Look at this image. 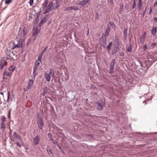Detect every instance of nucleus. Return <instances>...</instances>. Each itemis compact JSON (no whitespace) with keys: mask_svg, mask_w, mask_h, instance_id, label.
Returning a JSON list of instances; mask_svg holds the SVG:
<instances>
[{"mask_svg":"<svg viewBox=\"0 0 157 157\" xmlns=\"http://www.w3.org/2000/svg\"><path fill=\"white\" fill-rule=\"evenodd\" d=\"M33 83L34 81L33 80L30 79L29 80L28 84L27 87L28 90H30L31 89L33 85Z\"/></svg>","mask_w":157,"mask_h":157,"instance_id":"obj_8","label":"nucleus"},{"mask_svg":"<svg viewBox=\"0 0 157 157\" xmlns=\"http://www.w3.org/2000/svg\"><path fill=\"white\" fill-rule=\"evenodd\" d=\"M1 120L2 122V123H4V122L6 121V118L5 117H2L1 119Z\"/></svg>","mask_w":157,"mask_h":157,"instance_id":"obj_50","label":"nucleus"},{"mask_svg":"<svg viewBox=\"0 0 157 157\" xmlns=\"http://www.w3.org/2000/svg\"><path fill=\"white\" fill-rule=\"evenodd\" d=\"M13 138L14 140H22L20 136L17 134L16 132H14L13 134Z\"/></svg>","mask_w":157,"mask_h":157,"instance_id":"obj_5","label":"nucleus"},{"mask_svg":"<svg viewBox=\"0 0 157 157\" xmlns=\"http://www.w3.org/2000/svg\"><path fill=\"white\" fill-rule=\"evenodd\" d=\"M120 6V9H119V12L120 14L122 13V11L123 9V3H121L119 5Z\"/></svg>","mask_w":157,"mask_h":157,"instance_id":"obj_26","label":"nucleus"},{"mask_svg":"<svg viewBox=\"0 0 157 157\" xmlns=\"http://www.w3.org/2000/svg\"><path fill=\"white\" fill-rule=\"evenodd\" d=\"M29 4L31 6H32L33 5V0H30V1L29 2Z\"/></svg>","mask_w":157,"mask_h":157,"instance_id":"obj_47","label":"nucleus"},{"mask_svg":"<svg viewBox=\"0 0 157 157\" xmlns=\"http://www.w3.org/2000/svg\"><path fill=\"white\" fill-rule=\"evenodd\" d=\"M47 87H46L45 88L42 94L43 96H44V95H45L47 91Z\"/></svg>","mask_w":157,"mask_h":157,"instance_id":"obj_38","label":"nucleus"},{"mask_svg":"<svg viewBox=\"0 0 157 157\" xmlns=\"http://www.w3.org/2000/svg\"><path fill=\"white\" fill-rule=\"evenodd\" d=\"M124 56V52H121L120 54V56Z\"/></svg>","mask_w":157,"mask_h":157,"instance_id":"obj_59","label":"nucleus"},{"mask_svg":"<svg viewBox=\"0 0 157 157\" xmlns=\"http://www.w3.org/2000/svg\"><path fill=\"white\" fill-rule=\"evenodd\" d=\"M62 130H59V134H62Z\"/></svg>","mask_w":157,"mask_h":157,"instance_id":"obj_61","label":"nucleus"},{"mask_svg":"<svg viewBox=\"0 0 157 157\" xmlns=\"http://www.w3.org/2000/svg\"><path fill=\"white\" fill-rule=\"evenodd\" d=\"M112 44V42H110L109 43V44L107 46V49L108 51L110 50V49L111 47V46Z\"/></svg>","mask_w":157,"mask_h":157,"instance_id":"obj_33","label":"nucleus"},{"mask_svg":"<svg viewBox=\"0 0 157 157\" xmlns=\"http://www.w3.org/2000/svg\"><path fill=\"white\" fill-rule=\"evenodd\" d=\"M119 46L115 45L112 51V54L113 55L116 54L119 50Z\"/></svg>","mask_w":157,"mask_h":157,"instance_id":"obj_10","label":"nucleus"},{"mask_svg":"<svg viewBox=\"0 0 157 157\" xmlns=\"http://www.w3.org/2000/svg\"><path fill=\"white\" fill-rule=\"evenodd\" d=\"M46 21V18L45 17L43 18L40 22L39 24V27H41L42 25Z\"/></svg>","mask_w":157,"mask_h":157,"instance_id":"obj_20","label":"nucleus"},{"mask_svg":"<svg viewBox=\"0 0 157 157\" xmlns=\"http://www.w3.org/2000/svg\"><path fill=\"white\" fill-rule=\"evenodd\" d=\"M95 18L99 19V14L98 12L96 13L95 14Z\"/></svg>","mask_w":157,"mask_h":157,"instance_id":"obj_51","label":"nucleus"},{"mask_svg":"<svg viewBox=\"0 0 157 157\" xmlns=\"http://www.w3.org/2000/svg\"><path fill=\"white\" fill-rule=\"evenodd\" d=\"M106 36H102L99 40V42L101 44H107L106 39Z\"/></svg>","mask_w":157,"mask_h":157,"instance_id":"obj_6","label":"nucleus"},{"mask_svg":"<svg viewBox=\"0 0 157 157\" xmlns=\"http://www.w3.org/2000/svg\"><path fill=\"white\" fill-rule=\"evenodd\" d=\"M16 55L13 51H11V53L10 54V58L8 57H6V59H13L14 57L16 56Z\"/></svg>","mask_w":157,"mask_h":157,"instance_id":"obj_15","label":"nucleus"},{"mask_svg":"<svg viewBox=\"0 0 157 157\" xmlns=\"http://www.w3.org/2000/svg\"><path fill=\"white\" fill-rule=\"evenodd\" d=\"M44 76L47 81L48 82H49L50 80V75L49 74L46 73L44 75Z\"/></svg>","mask_w":157,"mask_h":157,"instance_id":"obj_23","label":"nucleus"},{"mask_svg":"<svg viewBox=\"0 0 157 157\" xmlns=\"http://www.w3.org/2000/svg\"><path fill=\"white\" fill-rule=\"evenodd\" d=\"M152 7H150V10L148 13V15H150L151 14L152 12Z\"/></svg>","mask_w":157,"mask_h":157,"instance_id":"obj_49","label":"nucleus"},{"mask_svg":"<svg viewBox=\"0 0 157 157\" xmlns=\"http://www.w3.org/2000/svg\"><path fill=\"white\" fill-rule=\"evenodd\" d=\"M14 49L17 48H22L23 46L21 43L17 42L16 43L15 42H14Z\"/></svg>","mask_w":157,"mask_h":157,"instance_id":"obj_13","label":"nucleus"},{"mask_svg":"<svg viewBox=\"0 0 157 157\" xmlns=\"http://www.w3.org/2000/svg\"><path fill=\"white\" fill-rule=\"evenodd\" d=\"M53 3L52 2H51L49 3V4L48 5L46 9L44 11V14H46L50 12L51 10H53L56 9V8H55V6L53 5Z\"/></svg>","mask_w":157,"mask_h":157,"instance_id":"obj_1","label":"nucleus"},{"mask_svg":"<svg viewBox=\"0 0 157 157\" xmlns=\"http://www.w3.org/2000/svg\"><path fill=\"white\" fill-rule=\"evenodd\" d=\"M11 112V110H9V113H8V118L9 119L11 118V117H10Z\"/></svg>","mask_w":157,"mask_h":157,"instance_id":"obj_52","label":"nucleus"},{"mask_svg":"<svg viewBox=\"0 0 157 157\" xmlns=\"http://www.w3.org/2000/svg\"><path fill=\"white\" fill-rule=\"evenodd\" d=\"M114 41L116 43V45L119 46V37L117 36H116L115 37Z\"/></svg>","mask_w":157,"mask_h":157,"instance_id":"obj_19","label":"nucleus"},{"mask_svg":"<svg viewBox=\"0 0 157 157\" xmlns=\"http://www.w3.org/2000/svg\"><path fill=\"white\" fill-rule=\"evenodd\" d=\"M52 142L54 144H57L58 143L57 142L56 140H53L52 141Z\"/></svg>","mask_w":157,"mask_h":157,"instance_id":"obj_57","label":"nucleus"},{"mask_svg":"<svg viewBox=\"0 0 157 157\" xmlns=\"http://www.w3.org/2000/svg\"><path fill=\"white\" fill-rule=\"evenodd\" d=\"M115 59H113L110 63V68L111 70L114 69V65L115 64Z\"/></svg>","mask_w":157,"mask_h":157,"instance_id":"obj_14","label":"nucleus"},{"mask_svg":"<svg viewBox=\"0 0 157 157\" xmlns=\"http://www.w3.org/2000/svg\"><path fill=\"white\" fill-rule=\"evenodd\" d=\"M132 46L131 45H130L129 46H128L127 48L126 49V51L127 52H132Z\"/></svg>","mask_w":157,"mask_h":157,"instance_id":"obj_30","label":"nucleus"},{"mask_svg":"<svg viewBox=\"0 0 157 157\" xmlns=\"http://www.w3.org/2000/svg\"><path fill=\"white\" fill-rule=\"evenodd\" d=\"M48 48V47H47L46 48H45L44 50H43V51L41 52L40 54H42V55H43V53H44V52H45V51Z\"/></svg>","mask_w":157,"mask_h":157,"instance_id":"obj_54","label":"nucleus"},{"mask_svg":"<svg viewBox=\"0 0 157 157\" xmlns=\"http://www.w3.org/2000/svg\"><path fill=\"white\" fill-rule=\"evenodd\" d=\"M38 32L37 30H35L33 33L32 35L33 36H35L37 34Z\"/></svg>","mask_w":157,"mask_h":157,"instance_id":"obj_45","label":"nucleus"},{"mask_svg":"<svg viewBox=\"0 0 157 157\" xmlns=\"http://www.w3.org/2000/svg\"><path fill=\"white\" fill-rule=\"evenodd\" d=\"M40 140V138L38 136H36L34 137L33 139V143L34 145H37L39 143Z\"/></svg>","mask_w":157,"mask_h":157,"instance_id":"obj_9","label":"nucleus"},{"mask_svg":"<svg viewBox=\"0 0 157 157\" xmlns=\"http://www.w3.org/2000/svg\"><path fill=\"white\" fill-rule=\"evenodd\" d=\"M48 0H45V2L44 4V7H43V9L44 10L48 4Z\"/></svg>","mask_w":157,"mask_h":157,"instance_id":"obj_32","label":"nucleus"},{"mask_svg":"<svg viewBox=\"0 0 157 157\" xmlns=\"http://www.w3.org/2000/svg\"><path fill=\"white\" fill-rule=\"evenodd\" d=\"M143 49L144 51H145L147 48V46L146 44H145L143 48Z\"/></svg>","mask_w":157,"mask_h":157,"instance_id":"obj_53","label":"nucleus"},{"mask_svg":"<svg viewBox=\"0 0 157 157\" xmlns=\"http://www.w3.org/2000/svg\"><path fill=\"white\" fill-rule=\"evenodd\" d=\"M49 74L50 75H51L52 76L54 75V71L52 69H50Z\"/></svg>","mask_w":157,"mask_h":157,"instance_id":"obj_35","label":"nucleus"},{"mask_svg":"<svg viewBox=\"0 0 157 157\" xmlns=\"http://www.w3.org/2000/svg\"><path fill=\"white\" fill-rule=\"evenodd\" d=\"M7 64V61L5 57H2L0 60V70H2L6 66Z\"/></svg>","mask_w":157,"mask_h":157,"instance_id":"obj_2","label":"nucleus"},{"mask_svg":"<svg viewBox=\"0 0 157 157\" xmlns=\"http://www.w3.org/2000/svg\"><path fill=\"white\" fill-rule=\"evenodd\" d=\"M114 69L111 70V68H110V71H109V73L112 74L114 73V71H113V70Z\"/></svg>","mask_w":157,"mask_h":157,"instance_id":"obj_56","label":"nucleus"},{"mask_svg":"<svg viewBox=\"0 0 157 157\" xmlns=\"http://www.w3.org/2000/svg\"><path fill=\"white\" fill-rule=\"evenodd\" d=\"M124 40H127V29H124Z\"/></svg>","mask_w":157,"mask_h":157,"instance_id":"obj_22","label":"nucleus"},{"mask_svg":"<svg viewBox=\"0 0 157 157\" xmlns=\"http://www.w3.org/2000/svg\"><path fill=\"white\" fill-rule=\"evenodd\" d=\"M142 4V3L141 2H139V3L138 5V7L139 9V10H141V6Z\"/></svg>","mask_w":157,"mask_h":157,"instance_id":"obj_40","label":"nucleus"},{"mask_svg":"<svg viewBox=\"0 0 157 157\" xmlns=\"http://www.w3.org/2000/svg\"><path fill=\"white\" fill-rule=\"evenodd\" d=\"M37 70V68H36V67H34L33 71V77L34 78H35V76L37 75V74L36 73Z\"/></svg>","mask_w":157,"mask_h":157,"instance_id":"obj_28","label":"nucleus"},{"mask_svg":"<svg viewBox=\"0 0 157 157\" xmlns=\"http://www.w3.org/2000/svg\"><path fill=\"white\" fill-rule=\"evenodd\" d=\"M145 32L144 33V34H143L142 36V37L141 38V40H142L143 41H144V39L145 37Z\"/></svg>","mask_w":157,"mask_h":157,"instance_id":"obj_44","label":"nucleus"},{"mask_svg":"<svg viewBox=\"0 0 157 157\" xmlns=\"http://www.w3.org/2000/svg\"><path fill=\"white\" fill-rule=\"evenodd\" d=\"M47 151L49 155L52 154L53 155L52 150L49 147V146H47Z\"/></svg>","mask_w":157,"mask_h":157,"instance_id":"obj_27","label":"nucleus"},{"mask_svg":"<svg viewBox=\"0 0 157 157\" xmlns=\"http://www.w3.org/2000/svg\"><path fill=\"white\" fill-rule=\"evenodd\" d=\"M156 28L153 27H152L151 31V33L154 36L155 35L156 33Z\"/></svg>","mask_w":157,"mask_h":157,"instance_id":"obj_24","label":"nucleus"},{"mask_svg":"<svg viewBox=\"0 0 157 157\" xmlns=\"http://www.w3.org/2000/svg\"><path fill=\"white\" fill-rule=\"evenodd\" d=\"M3 75L5 76H9L10 75V73L7 71H4L3 72Z\"/></svg>","mask_w":157,"mask_h":157,"instance_id":"obj_31","label":"nucleus"},{"mask_svg":"<svg viewBox=\"0 0 157 157\" xmlns=\"http://www.w3.org/2000/svg\"><path fill=\"white\" fill-rule=\"evenodd\" d=\"M14 42H10L9 44V47L11 49L14 50Z\"/></svg>","mask_w":157,"mask_h":157,"instance_id":"obj_25","label":"nucleus"},{"mask_svg":"<svg viewBox=\"0 0 157 157\" xmlns=\"http://www.w3.org/2000/svg\"><path fill=\"white\" fill-rule=\"evenodd\" d=\"M101 44L102 45L103 47L104 48H105V46H106V44H105V45L104 44Z\"/></svg>","mask_w":157,"mask_h":157,"instance_id":"obj_64","label":"nucleus"},{"mask_svg":"<svg viewBox=\"0 0 157 157\" xmlns=\"http://www.w3.org/2000/svg\"><path fill=\"white\" fill-rule=\"evenodd\" d=\"M15 68V67L13 65H11L9 68V70L12 71H14Z\"/></svg>","mask_w":157,"mask_h":157,"instance_id":"obj_34","label":"nucleus"},{"mask_svg":"<svg viewBox=\"0 0 157 157\" xmlns=\"http://www.w3.org/2000/svg\"><path fill=\"white\" fill-rule=\"evenodd\" d=\"M79 8L77 6H71L67 8L64 10L66 12H70L72 10L76 11L79 10Z\"/></svg>","mask_w":157,"mask_h":157,"instance_id":"obj_4","label":"nucleus"},{"mask_svg":"<svg viewBox=\"0 0 157 157\" xmlns=\"http://www.w3.org/2000/svg\"><path fill=\"white\" fill-rule=\"evenodd\" d=\"M91 0H83L82 1H80L76 3V5L79 6H83L86 4L88 2L90 1Z\"/></svg>","mask_w":157,"mask_h":157,"instance_id":"obj_7","label":"nucleus"},{"mask_svg":"<svg viewBox=\"0 0 157 157\" xmlns=\"http://www.w3.org/2000/svg\"><path fill=\"white\" fill-rule=\"evenodd\" d=\"M40 63L36 61L35 62V64L34 66V67H36V68H37V67L40 65Z\"/></svg>","mask_w":157,"mask_h":157,"instance_id":"obj_43","label":"nucleus"},{"mask_svg":"<svg viewBox=\"0 0 157 157\" xmlns=\"http://www.w3.org/2000/svg\"><path fill=\"white\" fill-rule=\"evenodd\" d=\"M157 5V1H156V2H155L154 3V5H153V6H154V7H155V6Z\"/></svg>","mask_w":157,"mask_h":157,"instance_id":"obj_63","label":"nucleus"},{"mask_svg":"<svg viewBox=\"0 0 157 157\" xmlns=\"http://www.w3.org/2000/svg\"><path fill=\"white\" fill-rule=\"evenodd\" d=\"M21 29L20 28L19 31L18 35L17 36V37L20 39L21 38V36H23V33H22L23 30H21Z\"/></svg>","mask_w":157,"mask_h":157,"instance_id":"obj_21","label":"nucleus"},{"mask_svg":"<svg viewBox=\"0 0 157 157\" xmlns=\"http://www.w3.org/2000/svg\"><path fill=\"white\" fill-rule=\"evenodd\" d=\"M22 30L23 32V36H24L27 34V29L25 27H24Z\"/></svg>","mask_w":157,"mask_h":157,"instance_id":"obj_29","label":"nucleus"},{"mask_svg":"<svg viewBox=\"0 0 157 157\" xmlns=\"http://www.w3.org/2000/svg\"><path fill=\"white\" fill-rule=\"evenodd\" d=\"M10 92H8V98H7V101H8V100L10 99Z\"/></svg>","mask_w":157,"mask_h":157,"instance_id":"obj_55","label":"nucleus"},{"mask_svg":"<svg viewBox=\"0 0 157 157\" xmlns=\"http://www.w3.org/2000/svg\"><path fill=\"white\" fill-rule=\"evenodd\" d=\"M61 0H55V3L54 5L55 6L54 8L57 9L59 8L60 6Z\"/></svg>","mask_w":157,"mask_h":157,"instance_id":"obj_12","label":"nucleus"},{"mask_svg":"<svg viewBox=\"0 0 157 157\" xmlns=\"http://www.w3.org/2000/svg\"><path fill=\"white\" fill-rule=\"evenodd\" d=\"M20 142H17V144L18 146L20 147H21L22 146H24V142L22 140V139L19 140Z\"/></svg>","mask_w":157,"mask_h":157,"instance_id":"obj_18","label":"nucleus"},{"mask_svg":"<svg viewBox=\"0 0 157 157\" xmlns=\"http://www.w3.org/2000/svg\"><path fill=\"white\" fill-rule=\"evenodd\" d=\"M133 6H132V9H134L135 7L136 6V1L135 0H133Z\"/></svg>","mask_w":157,"mask_h":157,"instance_id":"obj_42","label":"nucleus"},{"mask_svg":"<svg viewBox=\"0 0 157 157\" xmlns=\"http://www.w3.org/2000/svg\"><path fill=\"white\" fill-rule=\"evenodd\" d=\"M39 15L37 14L36 15V16L34 19V25H36L37 24L38 21H39Z\"/></svg>","mask_w":157,"mask_h":157,"instance_id":"obj_17","label":"nucleus"},{"mask_svg":"<svg viewBox=\"0 0 157 157\" xmlns=\"http://www.w3.org/2000/svg\"><path fill=\"white\" fill-rule=\"evenodd\" d=\"M37 123L39 128L41 130L43 128V127L44 125V124L43 122L42 118L39 116L37 117Z\"/></svg>","mask_w":157,"mask_h":157,"instance_id":"obj_3","label":"nucleus"},{"mask_svg":"<svg viewBox=\"0 0 157 157\" xmlns=\"http://www.w3.org/2000/svg\"><path fill=\"white\" fill-rule=\"evenodd\" d=\"M156 44L155 43H152L151 44V46L152 48H154Z\"/></svg>","mask_w":157,"mask_h":157,"instance_id":"obj_48","label":"nucleus"},{"mask_svg":"<svg viewBox=\"0 0 157 157\" xmlns=\"http://www.w3.org/2000/svg\"><path fill=\"white\" fill-rule=\"evenodd\" d=\"M1 128L3 129H5L6 125L4 123H1Z\"/></svg>","mask_w":157,"mask_h":157,"instance_id":"obj_37","label":"nucleus"},{"mask_svg":"<svg viewBox=\"0 0 157 157\" xmlns=\"http://www.w3.org/2000/svg\"><path fill=\"white\" fill-rule=\"evenodd\" d=\"M12 2V0H6L5 1V3L6 4L9 5Z\"/></svg>","mask_w":157,"mask_h":157,"instance_id":"obj_36","label":"nucleus"},{"mask_svg":"<svg viewBox=\"0 0 157 157\" xmlns=\"http://www.w3.org/2000/svg\"><path fill=\"white\" fill-rule=\"evenodd\" d=\"M42 56V54H40L38 57L37 60L40 62H41Z\"/></svg>","mask_w":157,"mask_h":157,"instance_id":"obj_39","label":"nucleus"},{"mask_svg":"<svg viewBox=\"0 0 157 157\" xmlns=\"http://www.w3.org/2000/svg\"><path fill=\"white\" fill-rule=\"evenodd\" d=\"M10 131L9 132V134L11 136L12 130L10 128Z\"/></svg>","mask_w":157,"mask_h":157,"instance_id":"obj_60","label":"nucleus"},{"mask_svg":"<svg viewBox=\"0 0 157 157\" xmlns=\"http://www.w3.org/2000/svg\"><path fill=\"white\" fill-rule=\"evenodd\" d=\"M110 27L109 25H108L107 26L105 29V34L104 35V36H107L109 35V33L110 31Z\"/></svg>","mask_w":157,"mask_h":157,"instance_id":"obj_11","label":"nucleus"},{"mask_svg":"<svg viewBox=\"0 0 157 157\" xmlns=\"http://www.w3.org/2000/svg\"><path fill=\"white\" fill-rule=\"evenodd\" d=\"M104 107V105L101 104V103H97V109L98 110H102Z\"/></svg>","mask_w":157,"mask_h":157,"instance_id":"obj_16","label":"nucleus"},{"mask_svg":"<svg viewBox=\"0 0 157 157\" xmlns=\"http://www.w3.org/2000/svg\"><path fill=\"white\" fill-rule=\"evenodd\" d=\"M11 51H7L6 53V55H7V57H9V58H10V53H11Z\"/></svg>","mask_w":157,"mask_h":157,"instance_id":"obj_41","label":"nucleus"},{"mask_svg":"<svg viewBox=\"0 0 157 157\" xmlns=\"http://www.w3.org/2000/svg\"><path fill=\"white\" fill-rule=\"evenodd\" d=\"M146 8H145V10L143 12V16H144V15H145V13H146Z\"/></svg>","mask_w":157,"mask_h":157,"instance_id":"obj_58","label":"nucleus"},{"mask_svg":"<svg viewBox=\"0 0 157 157\" xmlns=\"http://www.w3.org/2000/svg\"><path fill=\"white\" fill-rule=\"evenodd\" d=\"M56 145H57V146L59 148V149L60 150H63V149L60 146V145H59V144H58V143L56 144ZM62 152H63V153L64 154V153L63 152V150H62Z\"/></svg>","mask_w":157,"mask_h":157,"instance_id":"obj_46","label":"nucleus"},{"mask_svg":"<svg viewBox=\"0 0 157 157\" xmlns=\"http://www.w3.org/2000/svg\"><path fill=\"white\" fill-rule=\"evenodd\" d=\"M154 21H155V22H157V17H155L154 18Z\"/></svg>","mask_w":157,"mask_h":157,"instance_id":"obj_62","label":"nucleus"}]
</instances>
